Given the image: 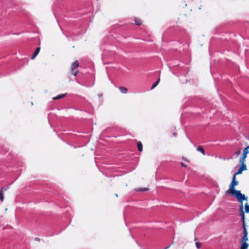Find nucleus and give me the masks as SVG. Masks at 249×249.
<instances>
[{"label": "nucleus", "instance_id": "1", "mask_svg": "<svg viewBox=\"0 0 249 249\" xmlns=\"http://www.w3.org/2000/svg\"><path fill=\"white\" fill-rule=\"evenodd\" d=\"M239 181L236 180L235 176H233L232 178V181L229 186V189L226 191V194H231L236 197L240 202V213H244L243 212V200H248V196H246L244 194H242L239 190H236L234 189L235 186L238 185Z\"/></svg>", "mask_w": 249, "mask_h": 249}, {"label": "nucleus", "instance_id": "2", "mask_svg": "<svg viewBox=\"0 0 249 249\" xmlns=\"http://www.w3.org/2000/svg\"><path fill=\"white\" fill-rule=\"evenodd\" d=\"M241 216L242 220L243 221V236L241 239V246L240 249H247L249 247V244L247 243L248 240V231L246 227L245 222V216L244 213H240Z\"/></svg>", "mask_w": 249, "mask_h": 249}, {"label": "nucleus", "instance_id": "3", "mask_svg": "<svg viewBox=\"0 0 249 249\" xmlns=\"http://www.w3.org/2000/svg\"><path fill=\"white\" fill-rule=\"evenodd\" d=\"M79 66V62L78 60H75L71 66V71L74 76L77 75L79 73V71H75V70Z\"/></svg>", "mask_w": 249, "mask_h": 249}, {"label": "nucleus", "instance_id": "4", "mask_svg": "<svg viewBox=\"0 0 249 249\" xmlns=\"http://www.w3.org/2000/svg\"><path fill=\"white\" fill-rule=\"evenodd\" d=\"M40 50V47H37L36 50H35V52L34 53L32 57H31V59H34L35 58V57L37 55V54H38L39 51Z\"/></svg>", "mask_w": 249, "mask_h": 249}, {"label": "nucleus", "instance_id": "5", "mask_svg": "<svg viewBox=\"0 0 249 249\" xmlns=\"http://www.w3.org/2000/svg\"><path fill=\"white\" fill-rule=\"evenodd\" d=\"M7 190V189L4 188H1L0 191V200L1 201H3L4 200V196L2 193L3 191H5Z\"/></svg>", "mask_w": 249, "mask_h": 249}, {"label": "nucleus", "instance_id": "6", "mask_svg": "<svg viewBox=\"0 0 249 249\" xmlns=\"http://www.w3.org/2000/svg\"><path fill=\"white\" fill-rule=\"evenodd\" d=\"M66 95H67V93L59 94L58 96L53 98V99L54 100H59V99L65 97Z\"/></svg>", "mask_w": 249, "mask_h": 249}, {"label": "nucleus", "instance_id": "7", "mask_svg": "<svg viewBox=\"0 0 249 249\" xmlns=\"http://www.w3.org/2000/svg\"><path fill=\"white\" fill-rule=\"evenodd\" d=\"M119 90L122 93H124V94L126 93L128 91L127 89L124 87H119Z\"/></svg>", "mask_w": 249, "mask_h": 249}, {"label": "nucleus", "instance_id": "8", "mask_svg": "<svg viewBox=\"0 0 249 249\" xmlns=\"http://www.w3.org/2000/svg\"><path fill=\"white\" fill-rule=\"evenodd\" d=\"M243 212H244V214H245V213H249V205L248 203H246L245 204V211L243 210Z\"/></svg>", "mask_w": 249, "mask_h": 249}, {"label": "nucleus", "instance_id": "9", "mask_svg": "<svg viewBox=\"0 0 249 249\" xmlns=\"http://www.w3.org/2000/svg\"><path fill=\"white\" fill-rule=\"evenodd\" d=\"M247 155L243 153L242 157L240 159V162H245Z\"/></svg>", "mask_w": 249, "mask_h": 249}, {"label": "nucleus", "instance_id": "10", "mask_svg": "<svg viewBox=\"0 0 249 249\" xmlns=\"http://www.w3.org/2000/svg\"><path fill=\"white\" fill-rule=\"evenodd\" d=\"M137 147H138V149L140 152H142V144L141 142H138Z\"/></svg>", "mask_w": 249, "mask_h": 249}, {"label": "nucleus", "instance_id": "11", "mask_svg": "<svg viewBox=\"0 0 249 249\" xmlns=\"http://www.w3.org/2000/svg\"><path fill=\"white\" fill-rule=\"evenodd\" d=\"M241 164L240 167L239 168L241 169L243 171L247 170V166L244 162H240Z\"/></svg>", "mask_w": 249, "mask_h": 249}, {"label": "nucleus", "instance_id": "12", "mask_svg": "<svg viewBox=\"0 0 249 249\" xmlns=\"http://www.w3.org/2000/svg\"><path fill=\"white\" fill-rule=\"evenodd\" d=\"M160 81V78H159L157 80V81L156 82H155V83H154L153 84V85L151 87V89H153L158 85V84L159 83Z\"/></svg>", "mask_w": 249, "mask_h": 249}, {"label": "nucleus", "instance_id": "13", "mask_svg": "<svg viewBox=\"0 0 249 249\" xmlns=\"http://www.w3.org/2000/svg\"><path fill=\"white\" fill-rule=\"evenodd\" d=\"M135 23L137 25H141L142 24L141 20L138 18H135Z\"/></svg>", "mask_w": 249, "mask_h": 249}, {"label": "nucleus", "instance_id": "14", "mask_svg": "<svg viewBox=\"0 0 249 249\" xmlns=\"http://www.w3.org/2000/svg\"><path fill=\"white\" fill-rule=\"evenodd\" d=\"M197 151L201 152L202 153L203 155H205V151H204V149H203V148L202 147H201V146H199L198 147H197Z\"/></svg>", "mask_w": 249, "mask_h": 249}, {"label": "nucleus", "instance_id": "15", "mask_svg": "<svg viewBox=\"0 0 249 249\" xmlns=\"http://www.w3.org/2000/svg\"><path fill=\"white\" fill-rule=\"evenodd\" d=\"M136 190L138 192L140 191H146L148 190V188H137Z\"/></svg>", "mask_w": 249, "mask_h": 249}, {"label": "nucleus", "instance_id": "16", "mask_svg": "<svg viewBox=\"0 0 249 249\" xmlns=\"http://www.w3.org/2000/svg\"><path fill=\"white\" fill-rule=\"evenodd\" d=\"M249 145L246 147L243 150V153L245 154L248 155L249 153Z\"/></svg>", "mask_w": 249, "mask_h": 249}, {"label": "nucleus", "instance_id": "17", "mask_svg": "<svg viewBox=\"0 0 249 249\" xmlns=\"http://www.w3.org/2000/svg\"><path fill=\"white\" fill-rule=\"evenodd\" d=\"M242 172H243V171L242 170H241L240 168H239V170H238V171L235 173L234 176H235V177H236V176L237 175L241 174L242 173Z\"/></svg>", "mask_w": 249, "mask_h": 249}, {"label": "nucleus", "instance_id": "18", "mask_svg": "<svg viewBox=\"0 0 249 249\" xmlns=\"http://www.w3.org/2000/svg\"><path fill=\"white\" fill-rule=\"evenodd\" d=\"M196 246L197 249H199L201 247V243L200 242H196Z\"/></svg>", "mask_w": 249, "mask_h": 249}, {"label": "nucleus", "instance_id": "19", "mask_svg": "<svg viewBox=\"0 0 249 249\" xmlns=\"http://www.w3.org/2000/svg\"><path fill=\"white\" fill-rule=\"evenodd\" d=\"M240 154V151H237L235 153V155L237 157Z\"/></svg>", "mask_w": 249, "mask_h": 249}, {"label": "nucleus", "instance_id": "20", "mask_svg": "<svg viewBox=\"0 0 249 249\" xmlns=\"http://www.w3.org/2000/svg\"><path fill=\"white\" fill-rule=\"evenodd\" d=\"M180 164H181V166H182V167H187V165L183 162H181Z\"/></svg>", "mask_w": 249, "mask_h": 249}, {"label": "nucleus", "instance_id": "21", "mask_svg": "<svg viewBox=\"0 0 249 249\" xmlns=\"http://www.w3.org/2000/svg\"><path fill=\"white\" fill-rule=\"evenodd\" d=\"M36 241H40V239H39V238H36Z\"/></svg>", "mask_w": 249, "mask_h": 249}, {"label": "nucleus", "instance_id": "22", "mask_svg": "<svg viewBox=\"0 0 249 249\" xmlns=\"http://www.w3.org/2000/svg\"><path fill=\"white\" fill-rule=\"evenodd\" d=\"M183 160H184L185 161H188V160H186L184 159V158H183Z\"/></svg>", "mask_w": 249, "mask_h": 249}, {"label": "nucleus", "instance_id": "23", "mask_svg": "<svg viewBox=\"0 0 249 249\" xmlns=\"http://www.w3.org/2000/svg\"><path fill=\"white\" fill-rule=\"evenodd\" d=\"M168 248V247H166V248H165V249H167Z\"/></svg>", "mask_w": 249, "mask_h": 249}]
</instances>
